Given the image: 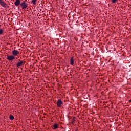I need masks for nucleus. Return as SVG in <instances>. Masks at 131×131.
<instances>
[{
    "instance_id": "obj_14",
    "label": "nucleus",
    "mask_w": 131,
    "mask_h": 131,
    "mask_svg": "<svg viewBox=\"0 0 131 131\" xmlns=\"http://www.w3.org/2000/svg\"><path fill=\"white\" fill-rule=\"evenodd\" d=\"M74 121H75L74 119H72V121H71V123H72V124H73Z\"/></svg>"
},
{
    "instance_id": "obj_4",
    "label": "nucleus",
    "mask_w": 131,
    "mask_h": 131,
    "mask_svg": "<svg viewBox=\"0 0 131 131\" xmlns=\"http://www.w3.org/2000/svg\"><path fill=\"white\" fill-rule=\"evenodd\" d=\"M25 64V61L23 60H20L19 62H18L15 65L16 67H17L19 68V67H21L23 65H24Z\"/></svg>"
},
{
    "instance_id": "obj_10",
    "label": "nucleus",
    "mask_w": 131,
    "mask_h": 131,
    "mask_svg": "<svg viewBox=\"0 0 131 131\" xmlns=\"http://www.w3.org/2000/svg\"><path fill=\"white\" fill-rule=\"evenodd\" d=\"M9 118H10V120H14V116L10 115L9 116Z\"/></svg>"
},
{
    "instance_id": "obj_8",
    "label": "nucleus",
    "mask_w": 131,
    "mask_h": 131,
    "mask_svg": "<svg viewBox=\"0 0 131 131\" xmlns=\"http://www.w3.org/2000/svg\"><path fill=\"white\" fill-rule=\"evenodd\" d=\"M70 64L73 66L74 65V58L73 57H71L70 60Z\"/></svg>"
},
{
    "instance_id": "obj_9",
    "label": "nucleus",
    "mask_w": 131,
    "mask_h": 131,
    "mask_svg": "<svg viewBox=\"0 0 131 131\" xmlns=\"http://www.w3.org/2000/svg\"><path fill=\"white\" fill-rule=\"evenodd\" d=\"M58 128V124H54L53 125V129H57Z\"/></svg>"
},
{
    "instance_id": "obj_7",
    "label": "nucleus",
    "mask_w": 131,
    "mask_h": 131,
    "mask_svg": "<svg viewBox=\"0 0 131 131\" xmlns=\"http://www.w3.org/2000/svg\"><path fill=\"white\" fill-rule=\"evenodd\" d=\"M14 5L16 7L21 6V0H16V1L14 2Z\"/></svg>"
},
{
    "instance_id": "obj_5",
    "label": "nucleus",
    "mask_w": 131,
    "mask_h": 131,
    "mask_svg": "<svg viewBox=\"0 0 131 131\" xmlns=\"http://www.w3.org/2000/svg\"><path fill=\"white\" fill-rule=\"evenodd\" d=\"M57 106L58 108H60L62 107V105H63V101L61 100L60 99H58L56 102Z\"/></svg>"
},
{
    "instance_id": "obj_6",
    "label": "nucleus",
    "mask_w": 131,
    "mask_h": 131,
    "mask_svg": "<svg viewBox=\"0 0 131 131\" xmlns=\"http://www.w3.org/2000/svg\"><path fill=\"white\" fill-rule=\"evenodd\" d=\"M12 56H14V57H16V56H18L19 55V52L17 50H14L12 51Z\"/></svg>"
},
{
    "instance_id": "obj_11",
    "label": "nucleus",
    "mask_w": 131,
    "mask_h": 131,
    "mask_svg": "<svg viewBox=\"0 0 131 131\" xmlns=\"http://www.w3.org/2000/svg\"><path fill=\"white\" fill-rule=\"evenodd\" d=\"M31 4L32 5H36V0H32Z\"/></svg>"
},
{
    "instance_id": "obj_2",
    "label": "nucleus",
    "mask_w": 131,
    "mask_h": 131,
    "mask_svg": "<svg viewBox=\"0 0 131 131\" xmlns=\"http://www.w3.org/2000/svg\"><path fill=\"white\" fill-rule=\"evenodd\" d=\"M0 5L3 8H5V9H8L9 6L7 5V3L4 1V0H0Z\"/></svg>"
},
{
    "instance_id": "obj_1",
    "label": "nucleus",
    "mask_w": 131,
    "mask_h": 131,
    "mask_svg": "<svg viewBox=\"0 0 131 131\" xmlns=\"http://www.w3.org/2000/svg\"><path fill=\"white\" fill-rule=\"evenodd\" d=\"M20 7L22 10H26L28 8V4L27 2L23 1L20 3Z\"/></svg>"
},
{
    "instance_id": "obj_3",
    "label": "nucleus",
    "mask_w": 131,
    "mask_h": 131,
    "mask_svg": "<svg viewBox=\"0 0 131 131\" xmlns=\"http://www.w3.org/2000/svg\"><path fill=\"white\" fill-rule=\"evenodd\" d=\"M7 59L8 61L12 62L13 60H15L16 59V57L13 55H8L7 56Z\"/></svg>"
},
{
    "instance_id": "obj_12",
    "label": "nucleus",
    "mask_w": 131,
    "mask_h": 131,
    "mask_svg": "<svg viewBox=\"0 0 131 131\" xmlns=\"http://www.w3.org/2000/svg\"><path fill=\"white\" fill-rule=\"evenodd\" d=\"M3 33H4V30H3V29L0 28V35H2Z\"/></svg>"
},
{
    "instance_id": "obj_13",
    "label": "nucleus",
    "mask_w": 131,
    "mask_h": 131,
    "mask_svg": "<svg viewBox=\"0 0 131 131\" xmlns=\"http://www.w3.org/2000/svg\"><path fill=\"white\" fill-rule=\"evenodd\" d=\"M116 2H117V0H112V3H113V4H115Z\"/></svg>"
}]
</instances>
